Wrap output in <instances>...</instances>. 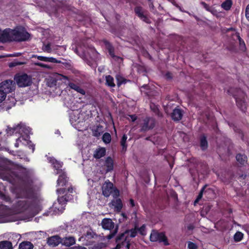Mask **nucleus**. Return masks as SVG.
Here are the masks:
<instances>
[{
    "label": "nucleus",
    "mask_w": 249,
    "mask_h": 249,
    "mask_svg": "<svg viewBox=\"0 0 249 249\" xmlns=\"http://www.w3.org/2000/svg\"><path fill=\"white\" fill-rule=\"evenodd\" d=\"M199 201V200H197V198L196 199V200L195 201V204H196V203H197Z\"/></svg>",
    "instance_id": "nucleus-58"
},
{
    "label": "nucleus",
    "mask_w": 249,
    "mask_h": 249,
    "mask_svg": "<svg viewBox=\"0 0 249 249\" xmlns=\"http://www.w3.org/2000/svg\"><path fill=\"white\" fill-rule=\"evenodd\" d=\"M127 139V137L126 135H124L121 141V145L122 146L123 150H125L126 149L127 145L126 144V140Z\"/></svg>",
    "instance_id": "nucleus-35"
},
{
    "label": "nucleus",
    "mask_w": 249,
    "mask_h": 249,
    "mask_svg": "<svg viewBox=\"0 0 249 249\" xmlns=\"http://www.w3.org/2000/svg\"><path fill=\"white\" fill-rule=\"evenodd\" d=\"M35 65L36 66H39L42 68L47 69H52V67H51L50 65L43 64V63H40V62H36V63H35Z\"/></svg>",
    "instance_id": "nucleus-39"
},
{
    "label": "nucleus",
    "mask_w": 249,
    "mask_h": 249,
    "mask_svg": "<svg viewBox=\"0 0 249 249\" xmlns=\"http://www.w3.org/2000/svg\"><path fill=\"white\" fill-rule=\"evenodd\" d=\"M22 64H23V63H22V62H15L10 63V65H9V66L10 67H13V66H18V65H22Z\"/></svg>",
    "instance_id": "nucleus-49"
},
{
    "label": "nucleus",
    "mask_w": 249,
    "mask_h": 249,
    "mask_svg": "<svg viewBox=\"0 0 249 249\" xmlns=\"http://www.w3.org/2000/svg\"><path fill=\"white\" fill-rule=\"evenodd\" d=\"M68 180L66 174L64 173L59 176L58 179H57V185L59 186H63L67 184Z\"/></svg>",
    "instance_id": "nucleus-22"
},
{
    "label": "nucleus",
    "mask_w": 249,
    "mask_h": 249,
    "mask_svg": "<svg viewBox=\"0 0 249 249\" xmlns=\"http://www.w3.org/2000/svg\"><path fill=\"white\" fill-rule=\"evenodd\" d=\"M172 118L174 121H179L182 117V113L180 109L175 108L172 113Z\"/></svg>",
    "instance_id": "nucleus-21"
},
{
    "label": "nucleus",
    "mask_w": 249,
    "mask_h": 249,
    "mask_svg": "<svg viewBox=\"0 0 249 249\" xmlns=\"http://www.w3.org/2000/svg\"><path fill=\"white\" fill-rule=\"evenodd\" d=\"M58 193L64 194L65 192V188H59L57 190Z\"/></svg>",
    "instance_id": "nucleus-55"
},
{
    "label": "nucleus",
    "mask_w": 249,
    "mask_h": 249,
    "mask_svg": "<svg viewBox=\"0 0 249 249\" xmlns=\"http://www.w3.org/2000/svg\"><path fill=\"white\" fill-rule=\"evenodd\" d=\"M116 78L118 81L117 85L118 86H120L124 82V79L119 75L117 76Z\"/></svg>",
    "instance_id": "nucleus-43"
},
{
    "label": "nucleus",
    "mask_w": 249,
    "mask_h": 249,
    "mask_svg": "<svg viewBox=\"0 0 249 249\" xmlns=\"http://www.w3.org/2000/svg\"><path fill=\"white\" fill-rule=\"evenodd\" d=\"M188 248L189 249H196L197 246L193 242H189L188 243Z\"/></svg>",
    "instance_id": "nucleus-45"
},
{
    "label": "nucleus",
    "mask_w": 249,
    "mask_h": 249,
    "mask_svg": "<svg viewBox=\"0 0 249 249\" xmlns=\"http://www.w3.org/2000/svg\"><path fill=\"white\" fill-rule=\"evenodd\" d=\"M57 200L59 204L63 205L64 203H65V202L67 201L68 200H67L66 198L63 196H58Z\"/></svg>",
    "instance_id": "nucleus-46"
},
{
    "label": "nucleus",
    "mask_w": 249,
    "mask_h": 249,
    "mask_svg": "<svg viewBox=\"0 0 249 249\" xmlns=\"http://www.w3.org/2000/svg\"><path fill=\"white\" fill-rule=\"evenodd\" d=\"M6 97L5 93L0 90V103L5 100Z\"/></svg>",
    "instance_id": "nucleus-47"
},
{
    "label": "nucleus",
    "mask_w": 249,
    "mask_h": 249,
    "mask_svg": "<svg viewBox=\"0 0 249 249\" xmlns=\"http://www.w3.org/2000/svg\"><path fill=\"white\" fill-rule=\"evenodd\" d=\"M235 36L236 37L237 39L239 41V47H240V50L243 52L245 51L246 48V45H245V43L244 41L240 37L238 33L235 34Z\"/></svg>",
    "instance_id": "nucleus-28"
},
{
    "label": "nucleus",
    "mask_w": 249,
    "mask_h": 249,
    "mask_svg": "<svg viewBox=\"0 0 249 249\" xmlns=\"http://www.w3.org/2000/svg\"><path fill=\"white\" fill-rule=\"evenodd\" d=\"M12 29L7 28L2 30L0 29V42H6L12 41Z\"/></svg>",
    "instance_id": "nucleus-10"
},
{
    "label": "nucleus",
    "mask_w": 249,
    "mask_h": 249,
    "mask_svg": "<svg viewBox=\"0 0 249 249\" xmlns=\"http://www.w3.org/2000/svg\"><path fill=\"white\" fill-rule=\"evenodd\" d=\"M80 113L78 111H72L70 116V121L71 124L75 128L77 127V125L82 122V119L80 118Z\"/></svg>",
    "instance_id": "nucleus-12"
},
{
    "label": "nucleus",
    "mask_w": 249,
    "mask_h": 249,
    "mask_svg": "<svg viewBox=\"0 0 249 249\" xmlns=\"http://www.w3.org/2000/svg\"><path fill=\"white\" fill-rule=\"evenodd\" d=\"M13 104L15 105V100L14 99H13Z\"/></svg>",
    "instance_id": "nucleus-59"
},
{
    "label": "nucleus",
    "mask_w": 249,
    "mask_h": 249,
    "mask_svg": "<svg viewBox=\"0 0 249 249\" xmlns=\"http://www.w3.org/2000/svg\"><path fill=\"white\" fill-rule=\"evenodd\" d=\"M109 205L111 207H113L115 211L117 212H120L123 206L122 201L120 199H117L112 201L111 202L109 203Z\"/></svg>",
    "instance_id": "nucleus-19"
},
{
    "label": "nucleus",
    "mask_w": 249,
    "mask_h": 249,
    "mask_svg": "<svg viewBox=\"0 0 249 249\" xmlns=\"http://www.w3.org/2000/svg\"><path fill=\"white\" fill-rule=\"evenodd\" d=\"M130 203L132 207H133L134 206V202L133 199L130 200Z\"/></svg>",
    "instance_id": "nucleus-56"
},
{
    "label": "nucleus",
    "mask_w": 249,
    "mask_h": 249,
    "mask_svg": "<svg viewBox=\"0 0 249 249\" xmlns=\"http://www.w3.org/2000/svg\"><path fill=\"white\" fill-rule=\"evenodd\" d=\"M208 146L207 142L205 137H202L200 140V146L203 150L207 148Z\"/></svg>",
    "instance_id": "nucleus-36"
},
{
    "label": "nucleus",
    "mask_w": 249,
    "mask_h": 249,
    "mask_svg": "<svg viewBox=\"0 0 249 249\" xmlns=\"http://www.w3.org/2000/svg\"><path fill=\"white\" fill-rule=\"evenodd\" d=\"M232 5V1L231 0H226L221 4V7L226 10H229Z\"/></svg>",
    "instance_id": "nucleus-33"
},
{
    "label": "nucleus",
    "mask_w": 249,
    "mask_h": 249,
    "mask_svg": "<svg viewBox=\"0 0 249 249\" xmlns=\"http://www.w3.org/2000/svg\"><path fill=\"white\" fill-rule=\"evenodd\" d=\"M32 57H36L38 60L44 61V62H51V63H60L61 61L57 60L56 58L50 57H45L43 56H39V55H33Z\"/></svg>",
    "instance_id": "nucleus-16"
},
{
    "label": "nucleus",
    "mask_w": 249,
    "mask_h": 249,
    "mask_svg": "<svg viewBox=\"0 0 249 249\" xmlns=\"http://www.w3.org/2000/svg\"><path fill=\"white\" fill-rule=\"evenodd\" d=\"M25 211H28L33 217L41 211V208L39 205L34 203L30 204L25 200L19 201L17 205V212L21 213Z\"/></svg>",
    "instance_id": "nucleus-1"
},
{
    "label": "nucleus",
    "mask_w": 249,
    "mask_h": 249,
    "mask_svg": "<svg viewBox=\"0 0 249 249\" xmlns=\"http://www.w3.org/2000/svg\"><path fill=\"white\" fill-rule=\"evenodd\" d=\"M106 84L110 87H114L115 85L114 83V79L110 75L106 76Z\"/></svg>",
    "instance_id": "nucleus-32"
},
{
    "label": "nucleus",
    "mask_w": 249,
    "mask_h": 249,
    "mask_svg": "<svg viewBox=\"0 0 249 249\" xmlns=\"http://www.w3.org/2000/svg\"><path fill=\"white\" fill-rule=\"evenodd\" d=\"M57 47H52L51 44L50 43H48L47 44H44L42 46V49L44 52H47L48 53H51L53 52V51H56L57 50Z\"/></svg>",
    "instance_id": "nucleus-26"
},
{
    "label": "nucleus",
    "mask_w": 249,
    "mask_h": 249,
    "mask_svg": "<svg viewBox=\"0 0 249 249\" xmlns=\"http://www.w3.org/2000/svg\"><path fill=\"white\" fill-rule=\"evenodd\" d=\"M61 238L58 236H53L48 238L47 243L51 247H56L61 244Z\"/></svg>",
    "instance_id": "nucleus-14"
},
{
    "label": "nucleus",
    "mask_w": 249,
    "mask_h": 249,
    "mask_svg": "<svg viewBox=\"0 0 249 249\" xmlns=\"http://www.w3.org/2000/svg\"><path fill=\"white\" fill-rule=\"evenodd\" d=\"M118 229L117 228H115L114 230L111 232L109 234H108L107 236V238L108 239H111L114 236V235L116 234V233L117 232Z\"/></svg>",
    "instance_id": "nucleus-44"
},
{
    "label": "nucleus",
    "mask_w": 249,
    "mask_h": 249,
    "mask_svg": "<svg viewBox=\"0 0 249 249\" xmlns=\"http://www.w3.org/2000/svg\"><path fill=\"white\" fill-rule=\"evenodd\" d=\"M136 15L143 21L148 22V19L143 14V11L142 7H136L134 9Z\"/></svg>",
    "instance_id": "nucleus-20"
},
{
    "label": "nucleus",
    "mask_w": 249,
    "mask_h": 249,
    "mask_svg": "<svg viewBox=\"0 0 249 249\" xmlns=\"http://www.w3.org/2000/svg\"><path fill=\"white\" fill-rule=\"evenodd\" d=\"M124 242V240H119L118 242H116L118 243L117 246H116L115 248H113V249H120L121 248V246L122 245L120 244V242Z\"/></svg>",
    "instance_id": "nucleus-53"
},
{
    "label": "nucleus",
    "mask_w": 249,
    "mask_h": 249,
    "mask_svg": "<svg viewBox=\"0 0 249 249\" xmlns=\"http://www.w3.org/2000/svg\"><path fill=\"white\" fill-rule=\"evenodd\" d=\"M13 220L10 218L4 217L2 215H0V223L8 222L13 221Z\"/></svg>",
    "instance_id": "nucleus-42"
},
{
    "label": "nucleus",
    "mask_w": 249,
    "mask_h": 249,
    "mask_svg": "<svg viewBox=\"0 0 249 249\" xmlns=\"http://www.w3.org/2000/svg\"><path fill=\"white\" fill-rule=\"evenodd\" d=\"M97 237V235L92 231H89L87 232L85 236V239L88 241L92 239H95Z\"/></svg>",
    "instance_id": "nucleus-30"
},
{
    "label": "nucleus",
    "mask_w": 249,
    "mask_h": 249,
    "mask_svg": "<svg viewBox=\"0 0 249 249\" xmlns=\"http://www.w3.org/2000/svg\"><path fill=\"white\" fill-rule=\"evenodd\" d=\"M12 243L8 241L0 242V249H12Z\"/></svg>",
    "instance_id": "nucleus-27"
},
{
    "label": "nucleus",
    "mask_w": 249,
    "mask_h": 249,
    "mask_svg": "<svg viewBox=\"0 0 249 249\" xmlns=\"http://www.w3.org/2000/svg\"><path fill=\"white\" fill-rule=\"evenodd\" d=\"M15 81L19 87H25L32 83V78L26 74H18L15 76Z\"/></svg>",
    "instance_id": "nucleus-5"
},
{
    "label": "nucleus",
    "mask_w": 249,
    "mask_h": 249,
    "mask_svg": "<svg viewBox=\"0 0 249 249\" xmlns=\"http://www.w3.org/2000/svg\"><path fill=\"white\" fill-rule=\"evenodd\" d=\"M68 191L70 193H72L73 189L72 188L71 189L69 188Z\"/></svg>",
    "instance_id": "nucleus-57"
},
{
    "label": "nucleus",
    "mask_w": 249,
    "mask_h": 249,
    "mask_svg": "<svg viewBox=\"0 0 249 249\" xmlns=\"http://www.w3.org/2000/svg\"><path fill=\"white\" fill-rule=\"evenodd\" d=\"M15 89V83L11 80H7L0 84V90L5 93V95Z\"/></svg>",
    "instance_id": "nucleus-7"
},
{
    "label": "nucleus",
    "mask_w": 249,
    "mask_h": 249,
    "mask_svg": "<svg viewBox=\"0 0 249 249\" xmlns=\"http://www.w3.org/2000/svg\"><path fill=\"white\" fill-rule=\"evenodd\" d=\"M9 56H13V55H10Z\"/></svg>",
    "instance_id": "nucleus-62"
},
{
    "label": "nucleus",
    "mask_w": 249,
    "mask_h": 249,
    "mask_svg": "<svg viewBox=\"0 0 249 249\" xmlns=\"http://www.w3.org/2000/svg\"><path fill=\"white\" fill-rule=\"evenodd\" d=\"M103 194L106 197L109 196L111 194L114 197H117L119 196V191L113 188V184L109 180L105 181L102 186Z\"/></svg>",
    "instance_id": "nucleus-4"
},
{
    "label": "nucleus",
    "mask_w": 249,
    "mask_h": 249,
    "mask_svg": "<svg viewBox=\"0 0 249 249\" xmlns=\"http://www.w3.org/2000/svg\"><path fill=\"white\" fill-rule=\"evenodd\" d=\"M138 232L137 228L135 227L134 229L126 231L122 233L117 238V242L119 240H124V242L122 243V245H124L126 243V247L127 249H129L130 244L129 241H127V237H134L136 236Z\"/></svg>",
    "instance_id": "nucleus-3"
},
{
    "label": "nucleus",
    "mask_w": 249,
    "mask_h": 249,
    "mask_svg": "<svg viewBox=\"0 0 249 249\" xmlns=\"http://www.w3.org/2000/svg\"><path fill=\"white\" fill-rule=\"evenodd\" d=\"M33 246L30 242H23L20 244L19 249H33Z\"/></svg>",
    "instance_id": "nucleus-29"
},
{
    "label": "nucleus",
    "mask_w": 249,
    "mask_h": 249,
    "mask_svg": "<svg viewBox=\"0 0 249 249\" xmlns=\"http://www.w3.org/2000/svg\"><path fill=\"white\" fill-rule=\"evenodd\" d=\"M236 160L241 164H244L247 161V157L244 155L237 154L236 157Z\"/></svg>",
    "instance_id": "nucleus-31"
},
{
    "label": "nucleus",
    "mask_w": 249,
    "mask_h": 249,
    "mask_svg": "<svg viewBox=\"0 0 249 249\" xmlns=\"http://www.w3.org/2000/svg\"><path fill=\"white\" fill-rule=\"evenodd\" d=\"M71 249H87L86 248L79 245L75 246L71 248Z\"/></svg>",
    "instance_id": "nucleus-54"
},
{
    "label": "nucleus",
    "mask_w": 249,
    "mask_h": 249,
    "mask_svg": "<svg viewBox=\"0 0 249 249\" xmlns=\"http://www.w3.org/2000/svg\"><path fill=\"white\" fill-rule=\"evenodd\" d=\"M1 56H0V58H1Z\"/></svg>",
    "instance_id": "nucleus-63"
},
{
    "label": "nucleus",
    "mask_w": 249,
    "mask_h": 249,
    "mask_svg": "<svg viewBox=\"0 0 249 249\" xmlns=\"http://www.w3.org/2000/svg\"><path fill=\"white\" fill-rule=\"evenodd\" d=\"M122 215L123 217H124V213H122Z\"/></svg>",
    "instance_id": "nucleus-61"
},
{
    "label": "nucleus",
    "mask_w": 249,
    "mask_h": 249,
    "mask_svg": "<svg viewBox=\"0 0 249 249\" xmlns=\"http://www.w3.org/2000/svg\"><path fill=\"white\" fill-rule=\"evenodd\" d=\"M150 241L152 242H163L164 245H168L169 244L164 234L162 232H158L156 231H153L150 236Z\"/></svg>",
    "instance_id": "nucleus-8"
},
{
    "label": "nucleus",
    "mask_w": 249,
    "mask_h": 249,
    "mask_svg": "<svg viewBox=\"0 0 249 249\" xmlns=\"http://www.w3.org/2000/svg\"><path fill=\"white\" fill-rule=\"evenodd\" d=\"M108 53L110 54V55L113 57V58H116L117 59H121L120 57H116L115 56L114 54V50L110 46H108Z\"/></svg>",
    "instance_id": "nucleus-41"
},
{
    "label": "nucleus",
    "mask_w": 249,
    "mask_h": 249,
    "mask_svg": "<svg viewBox=\"0 0 249 249\" xmlns=\"http://www.w3.org/2000/svg\"><path fill=\"white\" fill-rule=\"evenodd\" d=\"M128 120L131 119V120L132 122H134L137 119V116H136V115H129V118H128Z\"/></svg>",
    "instance_id": "nucleus-52"
},
{
    "label": "nucleus",
    "mask_w": 249,
    "mask_h": 249,
    "mask_svg": "<svg viewBox=\"0 0 249 249\" xmlns=\"http://www.w3.org/2000/svg\"><path fill=\"white\" fill-rule=\"evenodd\" d=\"M205 189V187H204L201 190L200 192L199 193V195L197 196V200H199L202 197L203 195V192Z\"/></svg>",
    "instance_id": "nucleus-50"
},
{
    "label": "nucleus",
    "mask_w": 249,
    "mask_h": 249,
    "mask_svg": "<svg viewBox=\"0 0 249 249\" xmlns=\"http://www.w3.org/2000/svg\"><path fill=\"white\" fill-rule=\"evenodd\" d=\"M246 17L249 21V4L247 5L246 9Z\"/></svg>",
    "instance_id": "nucleus-51"
},
{
    "label": "nucleus",
    "mask_w": 249,
    "mask_h": 249,
    "mask_svg": "<svg viewBox=\"0 0 249 249\" xmlns=\"http://www.w3.org/2000/svg\"><path fill=\"white\" fill-rule=\"evenodd\" d=\"M69 86L71 89L77 91V92L85 95L86 93L85 91L79 85L73 83H70Z\"/></svg>",
    "instance_id": "nucleus-23"
},
{
    "label": "nucleus",
    "mask_w": 249,
    "mask_h": 249,
    "mask_svg": "<svg viewBox=\"0 0 249 249\" xmlns=\"http://www.w3.org/2000/svg\"><path fill=\"white\" fill-rule=\"evenodd\" d=\"M105 166L106 167L107 172H109L113 169V160L110 157H107L105 161Z\"/></svg>",
    "instance_id": "nucleus-24"
},
{
    "label": "nucleus",
    "mask_w": 249,
    "mask_h": 249,
    "mask_svg": "<svg viewBox=\"0 0 249 249\" xmlns=\"http://www.w3.org/2000/svg\"><path fill=\"white\" fill-rule=\"evenodd\" d=\"M201 4L203 6V7L208 11L211 12L212 14H214L216 13V10H215L213 8L210 7L207 4H206L204 2H201Z\"/></svg>",
    "instance_id": "nucleus-34"
},
{
    "label": "nucleus",
    "mask_w": 249,
    "mask_h": 249,
    "mask_svg": "<svg viewBox=\"0 0 249 249\" xmlns=\"http://www.w3.org/2000/svg\"><path fill=\"white\" fill-rule=\"evenodd\" d=\"M103 247V244H102L100 246V248H102Z\"/></svg>",
    "instance_id": "nucleus-60"
},
{
    "label": "nucleus",
    "mask_w": 249,
    "mask_h": 249,
    "mask_svg": "<svg viewBox=\"0 0 249 249\" xmlns=\"http://www.w3.org/2000/svg\"><path fill=\"white\" fill-rule=\"evenodd\" d=\"M75 243V239L72 236H68L61 238V244L66 247H70Z\"/></svg>",
    "instance_id": "nucleus-17"
},
{
    "label": "nucleus",
    "mask_w": 249,
    "mask_h": 249,
    "mask_svg": "<svg viewBox=\"0 0 249 249\" xmlns=\"http://www.w3.org/2000/svg\"><path fill=\"white\" fill-rule=\"evenodd\" d=\"M141 132H145L152 129L155 125V121L152 118L146 117L140 122Z\"/></svg>",
    "instance_id": "nucleus-6"
},
{
    "label": "nucleus",
    "mask_w": 249,
    "mask_h": 249,
    "mask_svg": "<svg viewBox=\"0 0 249 249\" xmlns=\"http://www.w3.org/2000/svg\"><path fill=\"white\" fill-rule=\"evenodd\" d=\"M106 152V150L105 148H99L95 151L94 157L96 159H100L105 155Z\"/></svg>",
    "instance_id": "nucleus-25"
},
{
    "label": "nucleus",
    "mask_w": 249,
    "mask_h": 249,
    "mask_svg": "<svg viewBox=\"0 0 249 249\" xmlns=\"http://www.w3.org/2000/svg\"><path fill=\"white\" fill-rule=\"evenodd\" d=\"M242 98L235 97V100L238 107L243 112H245L247 108V104L245 102L244 94L242 93Z\"/></svg>",
    "instance_id": "nucleus-13"
},
{
    "label": "nucleus",
    "mask_w": 249,
    "mask_h": 249,
    "mask_svg": "<svg viewBox=\"0 0 249 249\" xmlns=\"http://www.w3.org/2000/svg\"><path fill=\"white\" fill-rule=\"evenodd\" d=\"M57 78V79L61 80H68L67 77L62 75L61 74H58Z\"/></svg>",
    "instance_id": "nucleus-48"
},
{
    "label": "nucleus",
    "mask_w": 249,
    "mask_h": 249,
    "mask_svg": "<svg viewBox=\"0 0 249 249\" xmlns=\"http://www.w3.org/2000/svg\"><path fill=\"white\" fill-rule=\"evenodd\" d=\"M29 129V127L26 128V126L22 124H19L17 126L13 128L8 127L7 132L10 135L13 134L15 132L19 133L24 132L26 134H28L30 133Z\"/></svg>",
    "instance_id": "nucleus-9"
},
{
    "label": "nucleus",
    "mask_w": 249,
    "mask_h": 249,
    "mask_svg": "<svg viewBox=\"0 0 249 249\" xmlns=\"http://www.w3.org/2000/svg\"><path fill=\"white\" fill-rule=\"evenodd\" d=\"M102 226L105 230H111L114 228V223L111 219L104 218L102 221Z\"/></svg>",
    "instance_id": "nucleus-15"
},
{
    "label": "nucleus",
    "mask_w": 249,
    "mask_h": 249,
    "mask_svg": "<svg viewBox=\"0 0 249 249\" xmlns=\"http://www.w3.org/2000/svg\"><path fill=\"white\" fill-rule=\"evenodd\" d=\"M138 231L142 235H145L146 234V230H145V225H143L140 228H137Z\"/></svg>",
    "instance_id": "nucleus-40"
},
{
    "label": "nucleus",
    "mask_w": 249,
    "mask_h": 249,
    "mask_svg": "<svg viewBox=\"0 0 249 249\" xmlns=\"http://www.w3.org/2000/svg\"><path fill=\"white\" fill-rule=\"evenodd\" d=\"M243 237V234L239 231L235 233L234 235V239L236 241H240L242 240Z\"/></svg>",
    "instance_id": "nucleus-38"
},
{
    "label": "nucleus",
    "mask_w": 249,
    "mask_h": 249,
    "mask_svg": "<svg viewBox=\"0 0 249 249\" xmlns=\"http://www.w3.org/2000/svg\"><path fill=\"white\" fill-rule=\"evenodd\" d=\"M11 35L12 41H26L30 37L29 34L25 31L24 28L21 27L12 29Z\"/></svg>",
    "instance_id": "nucleus-2"
},
{
    "label": "nucleus",
    "mask_w": 249,
    "mask_h": 249,
    "mask_svg": "<svg viewBox=\"0 0 249 249\" xmlns=\"http://www.w3.org/2000/svg\"><path fill=\"white\" fill-rule=\"evenodd\" d=\"M102 140L106 143H108L111 141V136L108 133H105L102 137Z\"/></svg>",
    "instance_id": "nucleus-37"
},
{
    "label": "nucleus",
    "mask_w": 249,
    "mask_h": 249,
    "mask_svg": "<svg viewBox=\"0 0 249 249\" xmlns=\"http://www.w3.org/2000/svg\"><path fill=\"white\" fill-rule=\"evenodd\" d=\"M49 161L53 165V167L57 171L56 173V174H59L62 172V170L60 168L62 167V163L60 162L53 158H48Z\"/></svg>",
    "instance_id": "nucleus-18"
},
{
    "label": "nucleus",
    "mask_w": 249,
    "mask_h": 249,
    "mask_svg": "<svg viewBox=\"0 0 249 249\" xmlns=\"http://www.w3.org/2000/svg\"><path fill=\"white\" fill-rule=\"evenodd\" d=\"M31 142L29 141L28 136H26L25 137L22 136L20 137L17 140L15 146L16 147H18L20 143L23 145H28V147L32 149V152H34L35 150V146L33 144H31Z\"/></svg>",
    "instance_id": "nucleus-11"
}]
</instances>
